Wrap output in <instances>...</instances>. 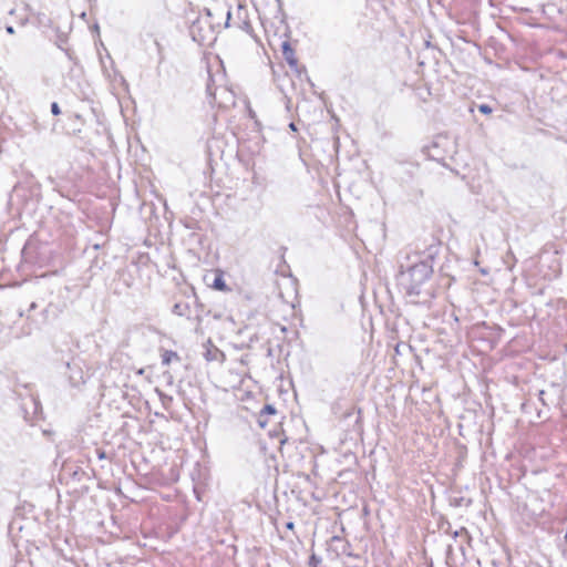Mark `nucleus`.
<instances>
[{
  "label": "nucleus",
  "instance_id": "obj_2",
  "mask_svg": "<svg viewBox=\"0 0 567 567\" xmlns=\"http://www.w3.org/2000/svg\"><path fill=\"white\" fill-rule=\"evenodd\" d=\"M433 275V267L421 261L413 265L406 271V280L404 284L405 293L410 297H417L424 291V286L429 282Z\"/></svg>",
  "mask_w": 567,
  "mask_h": 567
},
{
  "label": "nucleus",
  "instance_id": "obj_7",
  "mask_svg": "<svg viewBox=\"0 0 567 567\" xmlns=\"http://www.w3.org/2000/svg\"><path fill=\"white\" fill-rule=\"evenodd\" d=\"M276 414V410L271 405H266L259 413L258 423L260 427L266 429L269 424V417Z\"/></svg>",
  "mask_w": 567,
  "mask_h": 567
},
{
  "label": "nucleus",
  "instance_id": "obj_1",
  "mask_svg": "<svg viewBox=\"0 0 567 567\" xmlns=\"http://www.w3.org/2000/svg\"><path fill=\"white\" fill-rule=\"evenodd\" d=\"M225 72H219L216 76L210 75L207 83V91L213 103L218 109H230L236 104L235 93L227 86Z\"/></svg>",
  "mask_w": 567,
  "mask_h": 567
},
{
  "label": "nucleus",
  "instance_id": "obj_5",
  "mask_svg": "<svg viewBox=\"0 0 567 567\" xmlns=\"http://www.w3.org/2000/svg\"><path fill=\"white\" fill-rule=\"evenodd\" d=\"M268 436L272 440H276L277 446L279 447L284 446L288 440L282 425L279 422L274 424V429L268 430Z\"/></svg>",
  "mask_w": 567,
  "mask_h": 567
},
{
  "label": "nucleus",
  "instance_id": "obj_12",
  "mask_svg": "<svg viewBox=\"0 0 567 567\" xmlns=\"http://www.w3.org/2000/svg\"><path fill=\"white\" fill-rule=\"evenodd\" d=\"M286 527H287V529H289V530H293V529H295V524H293L292 522H288V523L286 524Z\"/></svg>",
  "mask_w": 567,
  "mask_h": 567
},
{
  "label": "nucleus",
  "instance_id": "obj_11",
  "mask_svg": "<svg viewBox=\"0 0 567 567\" xmlns=\"http://www.w3.org/2000/svg\"><path fill=\"white\" fill-rule=\"evenodd\" d=\"M51 112L54 114V115H59L61 113V110L58 105V103L53 102L51 104Z\"/></svg>",
  "mask_w": 567,
  "mask_h": 567
},
{
  "label": "nucleus",
  "instance_id": "obj_4",
  "mask_svg": "<svg viewBox=\"0 0 567 567\" xmlns=\"http://www.w3.org/2000/svg\"><path fill=\"white\" fill-rule=\"evenodd\" d=\"M282 55L286 60V62L289 64V66L299 72V61H298V58L296 55V52L295 50L292 49V47L290 45V43L288 41H285L282 43Z\"/></svg>",
  "mask_w": 567,
  "mask_h": 567
},
{
  "label": "nucleus",
  "instance_id": "obj_9",
  "mask_svg": "<svg viewBox=\"0 0 567 567\" xmlns=\"http://www.w3.org/2000/svg\"><path fill=\"white\" fill-rule=\"evenodd\" d=\"M189 311V307L187 303H175L174 307H173V312L177 316H185L187 315Z\"/></svg>",
  "mask_w": 567,
  "mask_h": 567
},
{
  "label": "nucleus",
  "instance_id": "obj_6",
  "mask_svg": "<svg viewBox=\"0 0 567 567\" xmlns=\"http://www.w3.org/2000/svg\"><path fill=\"white\" fill-rule=\"evenodd\" d=\"M213 274L215 277H214V280H213V284L210 285V287L218 291H224V292L230 291V288L225 282L224 271L221 269H215V270H213Z\"/></svg>",
  "mask_w": 567,
  "mask_h": 567
},
{
  "label": "nucleus",
  "instance_id": "obj_8",
  "mask_svg": "<svg viewBox=\"0 0 567 567\" xmlns=\"http://www.w3.org/2000/svg\"><path fill=\"white\" fill-rule=\"evenodd\" d=\"M162 363L164 365H169L172 362L181 361V358L177 352L172 350H163L161 352Z\"/></svg>",
  "mask_w": 567,
  "mask_h": 567
},
{
  "label": "nucleus",
  "instance_id": "obj_3",
  "mask_svg": "<svg viewBox=\"0 0 567 567\" xmlns=\"http://www.w3.org/2000/svg\"><path fill=\"white\" fill-rule=\"evenodd\" d=\"M205 352L204 357L207 361H215V362H224L225 361V353L219 350L210 340H208L205 344Z\"/></svg>",
  "mask_w": 567,
  "mask_h": 567
},
{
  "label": "nucleus",
  "instance_id": "obj_10",
  "mask_svg": "<svg viewBox=\"0 0 567 567\" xmlns=\"http://www.w3.org/2000/svg\"><path fill=\"white\" fill-rule=\"evenodd\" d=\"M478 110L483 114H491L492 113V109L487 104H481L478 106Z\"/></svg>",
  "mask_w": 567,
  "mask_h": 567
}]
</instances>
